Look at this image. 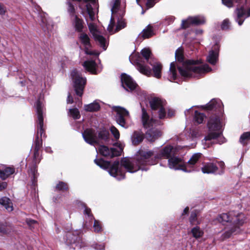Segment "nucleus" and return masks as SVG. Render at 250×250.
I'll return each instance as SVG.
<instances>
[{"mask_svg":"<svg viewBox=\"0 0 250 250\" xmlns=\"http://www.w3.org/2000/svg\"><path fill=\"white\" fill-rule=\"evenodd\" d=\"M176 154V149L171 146H167L159 152L155 150H140L137 152L135 159L132 160L124 158L122 159L121 164L119 161H115L111 165L109 162L105 161L101 159H96L94 162L101 168L104 169H108L111 176L120 180L125 177V173L122 167H124L126 171L130 173L135 172L139 169L147 170V168L144 167V166L155 165L159 159H169Z\"/></svg>","mask_w":250,"mask_h":250,"instance_id":"nucleus-1","label":"nucleus"},{"mask_svg":"<svg viewBox=\"0 0 250 250\" xmlns=\"http://www.w3.org/2000/svg\"><path fill=\"white\" fill-rule=\"evenodd\" d=\"M205 108L209 110L218 111L220 115L211 116L208 123V134L202 140V144L204 148L211 146L214 143L221 144L225 142V138L221 136V129L224 125L223 117L222 115L223 104L219 99L211 100L205 106Z\"/></svg>","mask_w":250,"mask_h":250,"instance_id":"nucleus-2","label":"nucleus"},{"mask_svg":"<svg viewBox=\"0 0 250 250\" xmlns=\"http://www.w3.org/2000/svg\"><path fill=\"white\" fill-rule=\"evenodd\" d=\"M199 62V61L188 60L182 64V66H180L177 62H172L170 65L168 79L171 82L176 80L178 77L177 70L185 78H199L211 71V68L208 64L201 65Z\"/></svg>","mask_w":250,"mask_h":250,"instance_id":"nucleus-3","label":"nucleus"},{"mask_svg":"<svg viewBox=\"0 0 250 250\" xmlns=\"http://www.w3.org/2000/svg\"><path fill=\"white\" fill-rule=\"evenodd\" d=\"M98 0H85L86 3L80 6L82 14L85 17L87 22L89 30L94 40L99 44L104 50L106 49L107 43L105 39L101 35V33L96 24L93 22L88 23L87 16L93 21L95 20V14L98 7L97 3Z\"/></svg>","mask_w":250,"mask_h":250,"instance_id":"nucleus-4","label":"nucleus"},{"mask_svg":"<svg viewBox=\"0 0 250 250\" xmlns=\"http://www.w3.org/2000/svg\"><path fill=\"white\" fill-rule=\"evenodd\" d=\"M217 220L225 225L229 223L228 226L226 228V231L223 234L224 238H228L232 234H236L241 231L240 227L245 222V217L242 213L234 215V213H222L216 218Z\"/></svg>","mask_w":250,"mask_h":250,"instance_id":"nucleus-5","label":"nucleus"},{"mask_svg":"<svg viewBox=\"0 0 250 250\" xmlns=\"http://www.w3.org/2000/svg\"><path fill=\"white\" fill-rule=\"evenodd\" d=\"M129 60L137 69L142 74L149 76L151 74V69L147 63L152 65V54L149 48H145L141 50V55H132Z\"/></svg>","mask_w":250,"mask_h":250,"instance_id":"nucleus-6","label":"nucleus"},{"mask_svg":"<svg viewBox=\"0 0 250 250\" xmlns=\"http://www.w3.org/2000/svg\"><path fill=\"white\" fill-rule=\"evenodd\" d=\"M120 2L119 0H112L110 3V5L111 7V10L113 16L111 17L110 19V22L108 26L107 30L111 34L121 30L126 26V24L124 21L122 19L119 20V18H118L117 25L116 26L115 31H113L114 16L117 14L120 17L122 18L124 16L125 13V8H120Z\"/></svg>","mask_w":250,"mask_h":250,"instance_id":"nucleus-7","label":"nucleus"},{"mask_svg":"<svg viewBox=\"0 0 250 250\" xmlns=\"http://www.w3.org/2000/svg\"><path fill=\"white\" fill-rule=\"evenodd\" d=\"M84 141L88 144L95 146L100 145L104 142H108L109 132L105 129H101L98 132V136H97L95 131L91 129H86L82 134Z\"/></svg>","mask_w":250,"mask_h":250,"instance_id":"nucleus-8","label":"nucleus"},{"mask_svg":"<svg viewBox=\"0 0 250 250\" xmlns=\"http://www.w3.org/2000/svg\"><path fill=\"white\" fill-rule=\"evenodd\" d=\"M142 120L144 127L149 128L146 133V138L149 142H154L162 135V132L155 129L157 123L152 119H150L144 108L142 109Z\"/></svg>","mask_w":250,"mask_h":250,"instance_id":"nucleus-9","label":"nucleus"},{"mask_svg":"<svg viewBox=\"0 0 250 250\" xmlns=\"http://www.w3.org/2000/svg\"><path fill=\"white\" fill-rule=\"evenodd\" d=\"M36 109V113L37 115V135L35 142V148L39 149L42 146V138L44 136L43 126V113L44 105L42 102L38 100L35 105Z\"/></svg>","mask_w":250,"mask_h":250,"instance_id":"nucleus-10","label":"nucleus"},{"mask_svg":"<svg viewBox=\"0 0 250 250\" xmlns=\"http://www.w3.org/2000/svg\"><path fill=\"white\" fill-rule=\"evenodd\" d=\"M65 243L71 248L80 249L84 245L83 244L81 232L79 230L67 232L64 238Z\"/></svg>","mask_w":250,"mask_h":250,"instance_id":"nucleus-11","label":"nucleus"},{"mask_svg":"<svg viewBox=\"0 0 250 250\" xmlns=\"http://www.w3.org/2000/svg\"><path fill=\"white\" fill-rule=\"evenodd\" d=\"M152 110L158 114L160 119L166 117L167 105L165 101L159 98H152L149 101Z\"/></svg>","mask_w":250,"mask_h":250,"instance_id":"nucleus-12","label":"nucleus"},{"mask_svg":"<svg viewBox=\"0 0 250 250\" xmlns=\"http://www.w3.org/2000/svg\"><path fill=\"white\" fill-rule=\"evenodd\" d=\"M71 77L76 94L82 96L86 84V78L82 77V75L76 70H74L71 72Z\"/></svg>","mask_w":250,"mask_h":250,"instance_id":"nucleus-13","label":"nucleus"},{"mask_svg":"<svg viewBox=\"0 0 250 250\" xmlns=\"http://www.w3.org/2000/svg\"><path fill=\"white\" fill-rule=\"evenodd\" d=\"M112 109L116 113L115 115L116 122L121 126L126 127V122L130 118L129 112L121 106H113Z\"/></svg>","mask_w":250,"mask_h":250,"instance_id":"nucleus-14","label":"nucleus"},{"mask_svg":"<svg viewBox=\"0 0 250 250\" xmlns=\"http://www.w3.org/2000/svg\"><path fill=\"white\" fill-rule=\"evenodd\" d=\"M168 167L170 169L182 170L186 172H190L192 170L188 169V166L186 165L184 160L180 157L173 155L168 160Z\"/></svg>","mask_w":250,"mask_h":250,"instance_id":"nucleus-15","label":"nucleus"},{"mask_svg":"<svg viewBox=\"0 0 250 250\" xmlns=\"http://www.w3.org/2000/svg\"><path fill=\"white\" fill-rule=\"evenodd\" d=\"M78 39L84 47L85 54L96 56L99 55V52L91 50L92 45L90 42V39L87 34L84 32L80 33L78 35Z\"/></svg>","mask_w":250,"mask_h":250,"instance_id":"nucleus-16","label":"nucleus"},{"mask_svg":"<svg viewBox=\"0 0 250 250\" xmlns=\"http://www.w3.org/2000/svg\"><path fill=\"white\" fill-rule=\"evenodd\" d=\"M123 150V146L122 145H120L118 149L114 148H109L105 146H100L98 151L99 153L104 156L112 158L115 156L120 155Z\"/></svg>","mask_w":250,"mask_h":250,"instance_id":"nucleus-17","label":"nucleus"},{"mask_svg":"<svg viewBox=\"0 0 250 250\" xmlns=\"http://www.w3.org/2000/svg\"><path fill=\"white\" fill-rule=\"evenodd\" d=\"M205 22V18L202 16L189 17L187 20L182 21L181 26L182 28L186 29L191 25H198L204 24Z\"/></svg>","mask_w":250,"mask_h":250,"instance_id":"nucleus-18","label":"nucleus"},{"mask_svg":"<svg viewBox=\"0 0 250 250\" xmlns=\"http://www.w3.org/2000/svg\"><path fill=\"white\" fill-rule=\"evenodd\" d=\"M121 82L123 87L126 91H132L136 87L137 84L131 77L125 74L121 75Z\"/></svg>","mask_w":250,"mask_h":250,"instance_id":"nucleus-19","label":"nucleus"},{"mask_svg":"<svg viewBox=\"0 0 250 250\" xmlns=\"http://www.w3.org/2000/svg\"><path fill=\"white\" fill-rule=\"evenodd\" d=\"M235 19L239 25H241L244 20L250 17V8L246 11L243 7L237 8L234 11Z\"/></svg>","mask_w":250,"mask_h":250,"instance_id":"nucleus-20","label":"nucleus"},{"mask_svg":"<svg viewBox=\"0 0 250 250\" xmlns=\"http://www.w3.org/2000/svg\"><path fill=\"white\" fill-rule=\"evenodd\" d=\"M47 14L44 13L40 14L41 22L40 24L45 33H49L52 31L53 25L51 21L47 18Z\"/></svg>","mask_w":250,"mask_h":250,"instance_id":"nucleus-21","label":"nucleus"},{"mask_svg":"<svg viewBox=\"0 0 250 250\" xmlns=\"http://www.w3.org/2000/svg\"><path fill=\"white\" fill-rule=\"evenodd\" d=\"M219 52V45L218 43H216L209 51L207 57V62L212 65H215L218 60Z\"/></svg>","mask_w":250,"mask_h":250,"instance_id":"nucleus-22","label":"nucleus"},{"mask_svg":"<svg viewBox=\"0 0 250 250\" xmlns=\"http://www.w3.org/2000/svg\"><path fill=\"white\" fill-rule=\"evenodd\" d=\"M218 169L216 164L213 163H207L204 164L201 170L203 173L212 174L215 173Z\"/></svg>","mask_w":250,"mask_h":250,"instance_id":"nucleus-23","label":"nucleus"},{"mask_svg":"<svg viewBox=\"0 0 250 250\" xmlns=\"http://www.w3.org/2000/svg\"><path fill=\"white\" fill-rule=\"evenodd\" d=\"M71 21L75 31L80 33L82 32L84 27V22L83 20L79 18L78 16H75L74 18L71 19Z\"/></svg>","mask_w":250,"mask_h":250,"instance_id":"nucleus-24","label":"nucleus"},{"mask_svg":"<svg viewBox=\"0 0 250 250\" xmlns=\"http://www.w3.org/2000/svg\"><path fill=\"white\" fill-rule=\"evenodd\" d=\"M83 66L87 71L93 74H97L96 63L93 61H87L83 62Z\"/></svg>","mask_w":250,"mask_h":250,"instance_id":"nucleus-25","label":"nucleus"},{"mask_svg":"<svg viewBox=\"0 0 250 250\" xmlns=\"http://www.w3.org/2000/svg\"><path fill=\"white\" fill-rule=\"evenodd\" d=\"M152 70L154 73V77L157 79H159L161 77V70L162 69V65L161 63L158 62H152Z\"/></svg>","mask_w":250,"mask_h":250,"instance_id":"nucleus-26","label":"nucleus"},{"mask_svg":"<svg viewBox=\"0 0 250 250\" xmlns=\"http://www.w3.org/2000/svg\"><path fill=\"white\" fill-rule=\"evenodd\" d=\"M100 109V105L96 101L84 105V109L87 112H96Z\"/></svg>","mask_w":250,"mask_h":250,"instance_id":"nucleus-27","label":"nucleus"},{"mask_svg":"<svg viewBox=\"0 0 250 250\" xmlns=\"http://www.w3.org/2000/svg\"><path fill=\"white\" fill-rule=\"evenodd\" d=\"M15 172V169L11 167H5L4 169H0V178L5 180Z\"/></svg>","mask_w":250,"mask_h":250,"instance_id":"nucleus-28","label":"nucleus"},{"mask_svg":"<svg viewBox=\"0 0 250 250\" xmlns=\"http://www.w3.org/2000/svg\"><path fill=\"white\" fill-rule=\"evenodd\" d=\"M0 204L3 206L9 212L13 210L12 203L7 197H4L0 199Z\"/></svg>","mask_w":250,"mask_h":250,"instance_id":"nucleus-29","label":"nucleus"},{"mask_svg":"<svg viewBox=\"0 0 250 250\" xmlns=\"http://www.w3.org/2000/svg\"><path fill=\"white\" fill-rule=\"evenodd\" d=\"M144 139L143 134L139 131H135L131 136L132 144L137 145L142 142Z\"/></svg>","mask_w":250,"mask_h":250,"instance_id":"nucleus-30","label":"nucleus"},{"mask_svg":"<svg viewBox=\"0 0 250 250\" xmlns=\"http://www.w3.org/2000/svg\"><path fill=\"white\" fill-rule=\"evenodd\" d=\"M202 157L201 153H196L194 154L188 162V166L192 167L196 164Z\"/></svg>","mask_w":250,"mask_h":250,"instance_id":"nucleus-31","label":"nucleus"},{"mask_svg":"<svg viewBox=\"0 0 250 250\" xmlns=\"http://www.w3.org/2000/svg\"><path fill=\"white\" fill-rule=\"evenodd\" d=\"M153 35V33L152 30V27L150 25H148L146 29L143 30L142 33V36L144 38H149Z\"/></svg>","mask_w":250,"mask_h":250,"instance_id":"nucleus-32","label":"nucleus"},{"mask_svg":"<svg viewBox=\"0 0 250 250\" xmlns=\"http://www.w3.org/2000/svg\"><path fill=\"white\" fill-rule=\"evenodd\" d=\"M191 232L193 236L195 238H200L203 235V231L197 226L192 229Z\"/></svg>","mask_w":250,"mask_h":250,"instance_id":"nucleus-33","label":"nucleus"},{"mask_svg":"<svg viewBox=\"0 0 250 250\" xmlns=\"http://www.w3.org/2000/svg\"><path fill=\"white\" fill-rule=\"evenodd\" d=\"M205 116L203 113L198 112L197 111H195L194 120L197 124H201L203 122Z\"/></svg>","mask_w":250,"mask_h":250,"instance_id":"nucleus-34","label":"nucleus"},{"mask_svg":"<svg viewBox=\"0 0 250 250\" xmlns=\"http://www.w3.org/2000/svg\"><path fill=\"white\" fill-rule=\"evenodd\" d=\"M30 173L31 175L32 183L35 185L37 182V178L38 177L37 170L36 167L34 166L30 168Z\"/></svg>","mask_w":250,"mask_h":250,"instance_id":"nucleus-35","label":"nucleus"},{"mask_svg":"<svg viewBox=\"0 0 250 250\" xmlns=\"http://www.w3.org/2000/svg\"><path fill=\"white\" fill-rule=\"evenodd\" d=\"M189 221L192 225L199 224L200 223V222L197 220V213L196 211H192L191 213Z\"/></svg>","mask_w":250,"mask_h":250,"instance_id":"nucleus-36","label":"nucleus"},{"mask_svg":"<svg viewBox=\"0 0 250 250\" xmlns=\"http://www.w3.org/2000/svg\"><path fill=\"white\" fill-rule=\"evenodd\" d=\"M250 140V132H246L244 133L240 137V142L241 144L245 145L247 144V141Z\"/></svg>","mask_w":250,"mask_h":250,"instance_id":"nucleus-37","label":"nucleus"},{"mask_svg":"<svg viewBox=\"0 0 250 250\" xmlns=\"http://www.w3.org/2000/svg\"><path fill=\"white\" fill-rule=\"evenodd\" d=\"M68 188V185L63 182H59L56 186V189L58 190L64 191L67 190Z\"/></svg>","mask_w":250,"mask_h":250,"instance_id":"nucleus-38","label":"nucleus"},{"mask_svg":"<svg viewBox=\"0 0 250 250\" xmlns=\"http://www.w3.org/2000/svg\"><path fill=\"white\" fill-rule=\"evenodd\" d=\"M12 228L10 226H8L3 224L0 225V233L2 234H8L11 232Z\"/></svg>","mask_w":250,"mask_h":250,"instance_id":"nucleus-39","label":"nucleus"},{"mask_svg":"<svg viewBox=\"0 0 250 250\" xmlns=\"http://www.w3.org/2000/svg\"><path fill=\"white\" fill-rule=\"evenodd\" d=\"M110 130L114 136L115 140H118L120 138V132L119 130L114 126H111L110 128Z\"/></svg>","mask_w":250,"mask_h":250,"instance_id":"nucleus-40","label":"nucleus"},{"mask_svg":"<svg viewBox=\"0 0 250 250\" xmlns=\"http://www.w3.org/2000/svg\"><path fill=\"white\" fill-rule=\"evenodd\" d=\"M175 58L178 62H182L184 60L183 51L181 48H178L175 52Z\"/></svg>","mask_w":250,"mask_h":250,"instance_id":"nucleus-41","label":"nucleus"},{"mask_svg":"<svg viewBox=\"0 0 250 250\" xmlns=\"http://www.w3.org/2000/svg\"><path fill=\"white\" fill-rule=\"evenodd\" d=\"M69 113L70 116H71L75 119H79L80 117V112L78 109L77 108L70 109Z\"/></svg>","mask_w":250,"mask_h":250,"instance_id":"nucleus-42","label":"nucleus"},{"mask_svg":"<svg viewBox=\"0 0 250 250\" xmlns=\"http://www.w3.org/2000/svg\"><path fill=\"white\" fill-rule=\"evenodd\" d=\"M240 0H222L223 4L228 7H231L233 6V3L239 2Z\"/></svg>","mask_w":250,"mask_h":250,"instance_id":"nucleus-43","label":"nucleus"},{"mask_svg":"<svg viewBox=\"0 0 250 250\" xmlns=\"http://www.w3.org/2000/svg\"><path fill=\"white\" fill-rule=\"evenodd\" d=\"M93 228L94 229V231L97 232L101 231L102 229L101 223L99 221L96 220H94Z\"/></svg>","mask_w":250,"mask_h":250,"instance_id":"nucleus-44","label":"nucleus"},{"mask_svg":"<svg viewBox=\"0 0 250 250\" xmlns=\"http://www.w3.org/2000/svg\"><path fill=\"white\" fill-rule=\"evenodd\" d=\"M84 212V214L87 216L88 220L90 222L94 219L93 215L91 214V210L90 208H85Z\"/></svg>","mask_w":250,"mask_h":250,"instance_id":"nucleus-45","label":"nucleus"},{"mask_svg":"<svg viewBox=\"0 0 250 250\" xmlns=\"http://www.w3.org/2000/svg\"><path fill=\"white\" fill-rule=\"evenodd\" d=\"M230 22L229 20L226 19L224 20L221 25V28L223 30H226L229 28Z\"/></svg>","mask_w":250,"mask_h":250,"instance_id":"nucleus-46","label":"nucleus"},{"mask_svg":"<svg viewBox=\"0 0 250 250\" xmlns=\"http://www.w3.org/2000/svg\"><path fill=\"white\" fill-rule=\"evenodd\" d=\"M6 11V7L1 3H0V15L5 14Z\"/></svg>","mask_w":250,"mask_h":250,"instance_id":"nucleus-47","label":"nucleus"},{"mask_svg":"<svg viewBox=\"0 0 250 250\" xmlns=\"http://www.w3.org/2000/svg\"><path fill=\"white\" fill-rule=\"evenodd\" d=\"M218 165L220 168L221 173H223L224 172V170L225 168V164L222 161H220L218 162Z\"/></svg>","mask_w":250,"mask_h":250,"instance_id":"nucleus-48","label":"nucleus"},{"mask_svg":"<svg viewBox=\"0 0 250 250\" xmlns=\"http://www.w3.org/2000/svg\"><path fill=\"white\" fill-rule=\"evenodd\" d=\"M7 187V183L6 182H0V191L5 189Z\"/></svg>","mask_w":250,"mask_h":250,"instance_id":"nucleus-49","label":"nucleus"},{"mask_svg":"<svg viewBox=\"0 0 250 250\" xmlns=\"http://www.w3.org/2000/svg\"><path fill=\"white\" fill-rule=\"evenodd\" d=\"M26 223L28 224V226H31L32 225H33L37 223V221L35 220H32V219H27L26 220Z\"/></svg>","mask_w":250,"mask_h":250,"instance_id":"nucleus-50","label":"nucleus"},{"mask_svg":"<svg viewBox=\"0 0 250 250\" xmlns=\"http://www.w3.org/2000/svg\"><path fill=\"white\" fill-rule=\"evenodd\" d=\"M174 111L171 109H167V116L168 117H171L174 115Z\"/></svg>","mask_w":250,"mask_h":250,"instance_id":"nucleus-51","label":"nucleus"},{"mask_svg":"<svg viewBox=\"0 0 250 250\" xmlns=\"http://www.w3.org/2000/svg\"><path fill=\"white\" fill-rule=\"evenodd\" d=\"M95 249L97 250H104V246L103 245H96Z\"/></svg>","mask_w":250,"mask_h":250,"instance_id":"nucleus-52","label":"nucleus"},{"mask_svg":"<svg viewBox=\"0 0 250 250\" xmlns=\"http://www.w3.org/2000/svg\"><path fill=\"white\" fill-rule=\"evenodd\" d=\"M73 102V99L70 94L67 96V104H72Z\"/></svg>","mask_w":250,"mask_h":250,"instance_id":"nucleus-53","label":"nucleus"},{"mask_svg":"<svg viewBox=\"0 0 250 250\" xmlns=\"http://www.w3.org/2000/svg\"><path fill=\"white\" fill-rule=\"evenodd\" d=\"M39 149H37V148H35L34 149V159L35 161H36L37 157L39 155Z\"/></svg>","mask_w":250,"mask_h":250,"instance_id":"nucleus-54","label":"nucleus"},{"mask_svg":"<svg viewBox=\"0 0 250 250\" xmlns=\"http://www.w3.org/2000/svg\"><path fill=\"white\" fill-rule=\"evenodd\" d=\"M154 0H147V5L149 7H152L154 5Z\"/></svg>","mask_w":250,"mask_h":250,"instance_id":"nucleus-55","label":"nucleus"},{"mask_svg":"<svg viewBox=\"0 0 250 250\" xmlns=\"http://www.w3.org/2000/svg\"><path fill=\"white\" fill-rule=\"evenodd\" d=\"M188 210H189V208H188V207H186V208L184 209V211H183V213H182V215L187 214V213H188Z\"/></svg>","mask_w":250,"mask_h":250,"instance_id":"nucleus-56","label":"nucleus"},{"mask_svg":"<svg viewBox=\"0 0 250 250\" xmlns=\"http://www.w3.org/2000/svg\"><path fill=\"white\" fill-rule=\"evenodd\" d=\"M190 109H190V108H189V109H188L186 110L185 111V115H186V116H188V112L190 111Z\"/></svg>","mask_w":250,"mask_h":250,"instance_id":"nucleus-57","label":"nucleus"},{"mask_svg":"<svg viewBox=\"0 0 250 250\" xmlns=\"http://www.w3.org/2000/svg\"><path fill=\"white\" fill-rule=\"evenodd\" d=\"M50 148H46L45 150L46 152H49V150H50Z\"/></svg>","mask_w":250,"mask_h":250,"instance_id":"nucleus-58","label":"nucleus"},{"mask_svg":"<svg viewBox=\"0 0 250 250\" xmlns=\"http://www.w3.org/2000/svg\"><path fill=\"white\" fill-rule=\"evenodd\" d=\"M136 0V2L138 4H139V0Z\"/></svg>","mask_w":250,"mask_h":250,"instance_id":"nucleus-59","label":"nucleus"}]
</instances>
